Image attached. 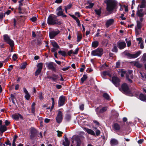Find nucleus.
<instances>
[{
	"instance_id": "f257e3e1",
	"label": "nucleus",
	"mask_w": 146,
	"mask_h": 146,
	"mask_svg": "<svg viewBox=\"0 0 146 146\" xmlns=\"http://www.w3.org/2000/svg\"><path fill=\"white\" fill-rule=\"evenodd\" d=\"M104 2L106 4V9L108 12V15L112 14L114 11H116L117 4L115 0H105Z\"/></svg>"
},
{
	"instance_id": "f03ea898",
	"label": "nucleus",
	"mask_w": 146,
	"mask_h": 146,
	"mask_svg": "<svg viewBox=\"0 0 146 146\" xmlns=\"http://www.w3.org/2000/svg\"><path fill=\"white\" fill-rule=\"evenodd\" d=\"M47 23L48 25H59L62 23V21H58L57 18V16L53 14H50L48 16L47 20Z\"/></svg>"
},
{
	"instance_id": "7ed1b4c3",
	"label": "nucleus",
	"mask_w": 146,
	"mask_h": 146,
	"mask_svg": "<svg viewBox=\"0 0 146 146\" xmlns=\"http://www.w3.org/2000/svg\"><path fill=\"white\" fill-rule=\"evenodd\" d=\"M119 90L123 93L128 95L131 94V91L129 87L126 83H123L121 86V88H119Z\"/></svg>"
},
{
	"instance_id": "20e7f679",
	"label": "nucleus",
	"mask_w": 146,
	"mask_h": 146,
	"mask_svg": "<svg viewBox=\"0 0 146 146\" xmlns=\"http://www.w3.org/2000/svg\"><path fill=\"white\" fill-rule=\"evenodd\" d=\"M103 53V49L101 48H98L92 51L91 54L92 56H97L100 57Z\"/></svg>"
},
{
	"instance_id": "39448f33",
	"label": "nucleus",
	"mask_w": 146,
	"mask_h": 146,
	"mask_svg": "<svg viewBox=\"0 0 146 146\" xmlns=\"http://www.w3.org/2000/svg\"><path fill=\"white\" fill-rule=\"evenodd\" d=\"M124 54L127 56L129 58H134L138 57L141 54V52L140 51H137L134 54H131L129 52H127L125 51L124 52Z\"/></svg>"
},
{
	"instance_id": "423d86ee",
	"label": "nucleus",
	"mask_w": 146,
	"mask_h": 146,
	"mask_svg": "<svg viewBox=\"0 0 146 146\" xmlns=\"http://www.w3.org/2000/svg\"><path fill=\"white\" fill-rule=\"evenodd\" d=\"M47 68L49 70H50L54 72H56V68L54 66V64L55 66L56 65L53 62H47L46 63Z\"/></svg>"
},
{
	"instance_id": "0eeeda50",
	"label": "nucleus",
	"mask_w": 146,
	"mask_h": 146,
	"mask_svg": "<svg viewBox=\"0 0 146 146\" xmlns=\"http://www.w3.org/2000/svg\"><path fill=\"white\" fill-rule=\"evenodd\" d=\"M108 109L107 106H105L100 108V106L97 107L95 109V111L96 114L98 115H99L100 114H102L106 111Z\"/></svg>"
},
{
	"instance_id": "6e6552de",
	"label": "nucleus",
	"mask_w": 146,
	"mask_h": 146,
	"mask_svg": "<svg viewBox=\"0 0 146 146\" xmlns=\"http://www.w3.org/2000/svg\"><path fill=\"white\" fill-rule=\"evenodd\" d=\"M30 133L31 135H30V139H33L35 137L37 136L38 134V132L37 130L34 127H32L30 130Z\"/></svg>"
},
{
	"instance_id": "1a4fd4ad",
	"label": "nucleus",
	"mask_w": 146,
	"mask_h": 146,
	"mask_svg": "<svg viewBox=\"0 0 146 146\" xmlns=\"http://www.w3.org/2000/svg\"><path fill=\"white\" fill-rule=\"evenodd\" d=\"M56 122L58 123H60L63 119V113L60 110L58 111V113L56 118Z\"/></svg>"
},
{
	"instance_id": "9d476101",
	"label": "nucleus",
	"mask_w": 146,
	"mask_h": 146,
	"mask_svg": "<svg viewBox=\"0 0 146 146\" xmlns=\"http://www.w3.org/2000/svg\"><path fill=\"white\" fill-rule=\"evenodd\" d=\"M111 81L113 84L116 87H118L120 85V80L117 76H114L112 77Z\"/></svg>"
},
{
	"instance_id": "9b49d317",
	"label": "nucleus",
	"mask_w": 146,
	"mask_h": 146,
	"mask_svg": "<svg viewBox=\"0 0 146 146\" xmlns=\"http://www.w3.org/2000/svg\"><path fill=\"white\" fill-rule=\"evenodd\" d=\"M66 100V97L65 96L63 95L60 96L58 100V106L61 107L63 106L65 104Z\"/></svg>"
},
{
	"instance_id": "f8f14e48",
	"label": "nucleus",
	"mask_w": 146,
	"mask_h": 146,
	"mask_svg": "<svg viewBox=\"0 0 146 146\" xmlns=\"http://www.w3.org/2000/svg\"><path fill=\"white\" fill-rule=\"evenodd\" d=\"M60 33V31L58 30H57V31H52L49 32V36L50 38L52 39L53 38L56 36L57 35Z\"/></svg>"
},
{
	"instance_id": "ddd939ff",
	"label": "nucleus",
	"mask_w": 146,
	"mask_h": 146,
	"mask_svg": "<svg viewBox=\"0 0 146 146\" xmlns=\"http://www.w3.org/2000/svg\"><path fill=\"white\" fill-rule=\"evenodd\" d=\"M11 116L13 119L16 121L18 120L19 118L22 119H23V117L19 113L14 114L12 115Z\"/></svg>"
},
{
	"instance_id": "4468645a",
	"label": "nucleus",
	"mask_w": 146,
	"mask_h": 146,
	"mask_svg": "<svg viewBox=\"0 0 146 146\" xmlns=\"http://www.w3.org/2000/svg\"><path fill=\"white\" fill-rule=\"evenodd\" d=\"M47 78L53 81L56 82L57 79L59 78V77L58 75L53 73L52 74V76H47Z\"/></svg>"
},
{
	"instance_id": "2eb2a0df",
	"label": "nucleus",
	"mask_w": 146,
	"mask_h": 146,
	"mask_svg": "<svg viewBox=\"0 0 146 146\" xmlns=\"http://www.w3.org/2000/svg\"><path fill=\"white\" fill-rule=\"evenodd\" d=\"M117 46L119 49H123L126 46L125 42H119L118 41L117 43Z\"/></svg>"
},
{
	"instance_id": "dca6fc26",
	"label": "nucleus",
	"mask_w": 146,
	"mask_h": 146,
	"mask_svg": "<svg viewBox=\"0 0 146 146\" xmlns=\"http://www.w3.org/2000/svg\"><path fill=\"white\" fill-rule=\"evenodd\" d=\"M56 11H58L56 15L58 16H60L62 15L64 13V10L62 9V6H60L58 7L56 10Z\"/></svg>"
},
{
	"instance_id": "f3484780",
	"label": "nucleus",
	"mask_w": 146,
	"mask_h": 146,
	"mask_svg": "<svg viewBox=\"0 0 146 146\" xmlns=\"http://www.w3.org/2000/svg\"><path fill=\"white\" fill-rule=\"evenodd\" d=\"M2 121L0 120V134L3 133L7 130V128L5 125H2Z\"/></svg>"
},
{
	"instance_id": "a211bd4d",
	"label": "nucleus",
	"mask_w": 146,
	"mask_h": 146,
	"mask_svg": "<svg viewBox=\"0 0 146 146\" xmlns=\"http://www.w3.org/2000/svg\"><path fill=\"white\" fill-rule=\"evenodd\" d=\"M146 8V1L145 0H142L140 5H139L137 9Z\"/></svg>"
},
{
	"instance_id": "6ab92c4d",
	"label": "nucleus",
	"mask_w": 146,
	"mask_h": 146,
	"mask_svg": "<svg viewBox=\"0 0 146 146\" xmlns=\"http://www.w3.org/2000/svg\"><path fill=\"white\" fill-rule=\"evenodd\" d=\"M65 141H63L62 142V145L64 146H69L70 144V141L68 140V138L66 137V135L64 136Z\"/></svg>"
},
{
	"instance_id": "aec40b11",
	"label": "nucleus",
	"mask_w": 146,
	"mask_h": 146,
	"mask_svg": "<svg viewBox=\"0 0 146 146\" xmlns=\"http://www.w3.org/2000/svg\"><path fill=\"white\" fill-rule=\"evenodd\" d=\"M74 140L76 142V146H80L81 142L79 136L78 135L76 136L74 138Z\"/></svg>"
},
{
	"instance_id": "412c9836",
	"label": "nucleus",
	"mask_w": 146,
	"mask_h": 146,
	"mask_svg": "<svg viewBox=\"0 0 146 146\" xmlns=\"http://www.w3.org/2000/svg\"><path fill=\"white\" fill-rule=\"evenodd\" d=\"M114 22V20L113 19H110L106 21V25L107 27H109L110 26L112 25Z\"/></svg>"
},
{
	"instance_id": "4be33fe9",
	"label": "nucleus",
	"mask_w": 146,
	"mask_h": 146,
	"mask_svg": "<svg viewBox=\"0 0 146 146\" xmlns=\"http://www.w3.org/2000/svg\"><path fill=\"white\" fill-rule=\"evenodd\" d=\"M112 127L115 131H119L120 129V125L117 123H114L112 126Z\"/></svg>"
},
{
	"instance_id": "5701e85b",
	"label": "nucleus",
	"mask_w": 146,
	"mask_h": 146,
	"mask_svg": "<svg viewBox=\"0 0 146 146\" xmlns=\"http://www.w3.org/2000/svg\"><path fill=\"white\" fill-rule=\"evenodd\" d=\"M71 119V115L70 113H66L64 117L66 121L69 122Z\"/></svg>"
},
{
	"instance_id": "b1692460",
	"label": "nucleus",
	"mask_w": 146,
	"mask_h": 146,
	"mask_svg": "<svg viewBox=\"0 0 146 146\" xmlns=\"http://www.w3.org/2000/svg\"><path fill=\"white\" fill-rule=\"evenodd\" d=\"M69 15L72 17L75 20L77 23H78V26L80 27L81 25L80 23L79 19L74 15L69 14Z\"/></svg>"
},
{
	"instance_id": "393cba45",
	"label": "nucleus",
	"mask_w": 146,
	"mask_h": 146,
	"mask_svg": "<svg viewBox=\"0 0 146 146\" xmlns=\"http://www.w3.org/2000/svg\"><path fill=\"white\" fill-rule=\"evenodd\" d=\"M15 44L14 41L10 38V48H11L10 52H13V50L14 49V46Z\"/></svg>"
},
{
	"instance_id": "a878e982",
	"label": "nucleus",
	"mask_w": 146,
	"mask_h": 146,
	"mask_svg": "<svg viewBox=\"0 0 146 146\" xmlns=\"http://www.w3.org/2000/svg\"><path fill=\"white\" fill-rule=\"evenodd\" d=\"M84 129L88 134L92 135L94 136L95 135L94 131L92 129L86 128H85Z\"/></svg>"
},
{
	"instance_id": "bb28decb",
	"label": "nucleus",
	"mask_w": 146,
	"mask_h": 146,
	"mask_svg": "<svg viewBox=\"0 0 146 146\" xmlns=\"http://www.w3.org/2000/svg\"><path fill=\"white\" fill-rule=\"evenodd\" d=\"M102 96L108 101H110L111 100L110 96L106 93H104L103 94Z\"/></svg>"
},
{
	"instance_id": "cd10ccee",
	"label": "nucleus",
	"mask_w": 146,
	"mask_h": 146,
	"mask_svg": "<svg viewBox=\"0 0 146 146\" xmlns=\"http://www.w3.org/2000/svg\"><path fill=\"white\" fill-rule=\"evenodd\" d=\"M139 99L143 101H146V95L141 93L139 96Z\"/></svg>"
},
{
	"instance_id": "c85d7f7f",
	"label": "nucleus",
	"mask_w": 146,
	"mask_h": 146,
	"mask_svg": "<svg viewBox=\"0 0 146 146\" xmlns=\"http://www.w3.org/2000/svg\"><path fill=\"white\" fill-rule=\"evenodd\" d=\"M99 44L97 40H95L92 42V46L93 47L96 48L98 46Z\"/></svg>"
},
{
	"instance_id": "c756f323",
	"label": "nucleus",
	"mask_w": 146,
	"mask_h": 146,
	"mask_svg": "<svg viewBox=\"0 0 146 146\" xmlns=\"http://www.w3.org/2000/svg\"><path fill=\"white\" fill-rule=\"evenodd\" d=\"M82 38V34L81 33H78L77 34V42H80Z\"/></svg>"
},
{
	"instance_id": "7c9ffc66",
	"label": "nucleus",
	"mask_w": 146,
	"mask_h": 146,
	"mask_svg": "<svg viewBox=\"0 0 146 146\" xmlns=\"http://www.w3.org/2000/svg\"><path fill=\"white\" fill-rule=\"evenodd\" d=\"M4 40L5 42L9 44V37L7 35H5L3 36Z\"/></svg>"
},
{
	"instance_id": "2f4dec72",
	"label": "nucleus",
	"mask_w": 146,
	"mask_h": 146,
	"mask_svg": "<svg viewBox=\"0 0 146 146\" xmlns=\"http://www.w3.org/2000/svg\"><path fill=\"white\" fill-rule=\"evenodd\" d=\"M16 94L15 93H14L13 94H11V98L12 100V102L14 104H15L14 100H16Z\"/></svg>"
},
{
	"instance_id": "473e14b6",
	"label": "nucleus",
	"mask_w": 146,
	"mask_h": 146,
	"mask_svg": "<svg viewBox=\"0 0 146 146\" xmlns=\"http://www.w3.org/2000/svg\"><path fill=\"white\" fill-rule=\"evenodd\" d=\"M110 143L111 145H117L118 144L117 141L114 139H112L110 141Z\"/></svg>"
},
{
	"instance_id": "72a5a7b5",
	"label": "nucleus",
	"mask_w": 146,
	"mask_h": 146,
	"mask_svg": "<svg viewBox=\"0 0 146 146\" xmlns=\"http://www.w3.org/2000/svg\"><path fill=\"white\" fill-rule=\"evenodd\" d=\"M51 44L54 47L57 48H59L60 46L58 45L57 43L54 41H53L51 42Z\"/></svg>"
},
{
	"instance_id": "f704fd0d",
	"label": "nucleus",
	"mask_w": 146,
	"mask_h": 146,
	"mask_svg": "<svg viewBox=\"0 0 146 146\" xmlns=\"http://www.w3.org/2000/svg\"><path fill=\"white\" fill-rule=\"evenodd\" d=\"M85 73H84L83 77L81 78V83L82 84H83L88 78L87 75L85 74Z\"/></svg>"
},
{
	"instance_id": "c9c22d12",
	"label": "nucleus",
	"mask_w": 146,
	"mask_h": 146,
	"mask_svg": "<svg viewBox=\"0 0 146 146\" xmlns=\"http://www.w3.org/2000/svg\"><path fill=\"white\" fill-rule=\"evenodd\" d=\"M134 65L138 68H140L142 67V64H140L138 62H134Z\"/></svg>"
},
{
	"instance_id": "e433bc0d",
	"label": "nucleus",
	"mask_w": 146,
	"mask_h": 146,
	"mask_svg": "<svg viewBox=\"0 0 146 146\" xmlns=\"http://www.w3.org/2000/svg\"><path fill=\"white\" fill-rule=\"evenodd\" d=\"M101 10H102V8L100 7L99 9H95L94 10L95 12L96 13V14L98 15L99 16H100L101 15Z\"/></svg>"
},
{
	"instance_id": "4c0bfd02",
	"label": "nucleus",
	"mask_w": 146,
	"mask_h": 146,
	"mask_svg": "<svg viewBox=\"0 0 146 146\" xmlns=\"http://www.w3.org/2000/svg\"><path fill=\"white\" fill-rule=\"evenodd\" d=\"M136 22L138 29L139 30H140L142 27V23L140 21L138 20H137Z\"/></svg>"
},
{
	"instance_id": "58836bf2",
	"label": "nucleus",
	"mask_w": 146,
	"mask_h": 146,
	"mask_svg": "<svg viewBox=\"0 0 146 146\" xmlns=\"http://www.w3.org/2000/svg\"><path fill=\"white\" fill-rule=\"evenodd\" d=\"M58 53L64 57H65L67 55L66 52L64 51L60 50L58 52Z\"/></svg>"
},
{
	"instance_id": "ea45409f",
	"label": "nucleus",
	"mask_w": 146,
	"mask_h": 146,
	"mask_svg": "<svg viewBox=\"0 0 146 146\" xmlns=\"http://www.w3.org/2000/svg\"><path fill=\"white\" fill-rule=\"evenodd\" d=\"M136 14L139 17H143L144 15V13L137 11Z\"/></svg>"
},
{
	"instance_id": "a19ab883",
	"label": "nucleus",
	"mask_w": 146,
	"mask_h": 146,
	"mask_svg": "<svg viewBox=\"0 0 146 146\" xmlns=\"http://www.w3.org/2000/svg\"><path fill=\"white\" fill-rule=\"evenodd\" d=\"M111 51L112 52H115V53H117L118 52V49L117 46L115 45L114 46Z\"/></svg>"
},
{
	"instance_id": "79ce46f5",
	"label": "nucleus",
	"mask_w": 146,
	"mask_h": 146,
	"mask_svg": "<svg viewBox=\"0 0 146 146\" xmlns=\"http://www.w3.org/2000/svg\"><path fill=\"white\" fill-rule=\"evenodd\" d=\"M43 93L42 92H40L38 94V97L40 100H42L44 99V97L42 95Z\"/></svg>"
},
{
	"instance_id": "37998d69",
	"label": "nucleus",
	"mask_w": 146,
	"mask_h": 146,
	"mask_svg": "<svg viewBox=\"0 0 146 146\" xmlns=\"http://www.w3.org/2000/svg\"><path fill=\"white\" fill-rule=\"evenodd\" d=\"M94 5V3H89V5L86 7V9H91L93 7Z\"/></svg>"
},
{
	"instance_id": "c03bdc74",
	"label": "nucleus",
	"mask_w": 146,
	"mask_h": 146,
	"mask_svg": "<svg viewBox=\"0 0 146 146\" xmlns=\"http://www.w3.org/2000/svg\"><path fill=\"white\" fill-rule=\"evenodd\" d=\"M41 70L38 69L35 72V76H37L41 72Z\"/></svg>"
},
{
	"instance_id": "a18cd8bd",
	"label": "nucleus",
	"mask_w": 146,
	"mask_h": 146,
	"mask_svg": "<svg viewBox=\"0 0 146 146\" xmlns=\"http://www.w3.org/2000/svg\"><path fill=\"white\" fill-rule=\"evenodd\" d=\"M37 67L38 69L41 70L42 68V63H39L37 65Z\"/></svg>"
},
{
	"instance_id": "49530a36",
	"label": "nucleus",
	"mask_w": 146,
	"mask_h": 146,
	"mask_svg": "<svg viewBox=\"0 0 146 146\" xmlns=\"http://www.w3.org/2000/svg\"><path fill=\"white\" fill-rule=\"evenodd\" d=\"M25 98L27 100H29L31 97V96L29 93L26 94L25 96Z\"/></svg>"
},
{
	"instance_id": "de8ad7c7",
	"label": "nucleus",
	"mask_w": 146,
	"mask_h": 146,
	"mask_svg": "<svg viewBox=\"0 0 146 146\" xmlns=\"http://www.w3.org/2000/svg\"><path fill=\"white\" fill-rule=\"evenodd\" d=\"M27 64L26 62L23 63L21 65V68L22 69H24L26 68Z\"/></svg>"
},
{
	"instance_id": "09e8293b",
	"label": "nucleus",
	"mask_w": 146,
	"mask_h": 146,
	"mask_svg": "<svg viewBox=\"0 0 146 146\" xmlns=\"http://www.w3.org/2000/svg\"><path fill=\"white\" fill-rule=\"evenodd\" d=\"M72 6V4L71 3H69L67 6H64V7L67 9H70Z\"/></svg>"
},
{
	"instance_id": "8fccbe9b",
	"label": "nucleus",
	"mask_w": 146,
	"mask_h": 146,
	"mask_svg": "<svg viewBox=\"0 0 146 146\" xmlns=\"http://www.w3.org/2000/svg\"><path fill=\"white\" fill-rule=\"evenodd\" d=\"M42 44V41L40 39H37L36 44L38 46H40Z\"/></svg>"
},
{
	"instance_id": "3c124183",
	"label": "nucleus",
	"mask_w": 146,
	"mask_h": 146,
	"mask_svg": "<svg viewBox=\"0 0 146 146\" xmlns=\"http://www.w3.org/2000/svg\"><path fill=\"white\" fill-rule=\"evenodd\" d=\"M13 60L15 61L18 58L17 55L16 54H14L12 57Z\"/></svg>"
},
{
	"instance_id": "603ef678",
	"label": "nucleus",
	"mask_w": 146,
	"mask_h": 146,
	"mask_svg": "<svg viewBox=\"0 0 146 146\" xmlns=\"http://www.w3.org/2000/svg\"><path fill=\"white\" fill-rule=\"evenodd\" d=\"M120 62L119 61H118L116 63L115 67L117 68H120Z\"/></svg>"
},
{
	"instance_id": "864d4df0",
	"label": "nucleus",
	"mask_w": 146,
	"mask_h": 146,
	"mask_svg": "<svg viewBox=\"0 0 146 146\" xmlns=\"http://www.w3.org/2000/svg\"><path fill=\"white\" fill-rule=\"evenodd\" d=\"M79 50V48H76L74 51V52H73V54H77L78 53V51Z\"/></svg>"
},
{
	"instance_id": "5fc2aeb1",
	"label": "nucleus",
	"mask_w": 146,
	"mask_h": 146,
	"mask_svg": "<svg viewBox=\"0 0 146 146\" xmlns=\"http://www.w3.org/2000/svg\"><path fill=\"white\" fill-rule=\"evenodd\" d=\"M96 135L97 136H99L100 133V131L98 129H96L95 131Z\"/></svg>"
},
{
	"instance_id": "6e6d98bb",
	"label": "nucleus",
	"mask_w": 146,
	"mask_h": 146,
	"mask_svg": "<svg viewBox=\"0 0 146 146\" xmlns=\"http://www.w3.org/2000/svg\"><path fill=\"white\" fill-rule=\"evenodd\" d=\"M70 68V66H68L66 68H60V69L63 71H66L68 70Z\"/></svg>"
},
{
	"instance_id": "4d7b16f0",
	"label": "nucleus",
	"mask_w": 146,
	"mask_h": 146,
	"mask_svg": "<svg viewBox=\"0 0 146 146\" xmlns=\"http://www.w3.org/2000/svg\"><path fill=\"white\" fill-rule=\"evenodd\" d=\"M5 15H4V13H0V21H1Z\"/></svg>"
},
{
	"instance_id": "13d9d810",
	"label": "nucleus",
	"mask_w": 146,
	"mask_h": 146,
	"mask_svg": "<svg viewBox=\"0 0 146 146\" xmlns=\"http://www.w3.org/2000/svg\"><path fill=\"white\" fill-rule=\"evenodd\" d=\"M57 132H58L57 136L58 137H60L62 136V134L63 133L59 131H57Z\"/></svg>"
},
{
	"instance_id": "bf43d9fd",
	"label": "nucleus",
	"mask_w": 146,
	"mask_h": 146,
	"mask_svg": "<svg viewBox=\"0 0 146 146\" xmlns=\"http://www.w3.org/2000/svg\"><path fill=\"white\" fill-rule=\"evenodd\" d=\"M31 20L33 22H35L37 20V18L35 17H34L31 18Z\"/></svg>"
},
{
	"instance_id": "052dcab7",
	"label": "nucleus",
	"mask_w": 146,
	"mask_h": 146,
	"mask_svg": "<svg viewBox=\"0 0 146 146\" xmlns=\"http://www.w3.org/2000/svg\"><path fill=\"white\" fill-rule=\"evenodd\" d=\"M127 38L125 39V40L127 44V46L128 47L130 46L131 45V42L130 40H129L127 42Z\"/></svg>"
},
{
	"instance_id": "680f3d73",
	"label": "nucleus",
	"mask_w": 146,
	"mask_h": 146,
	"mask_svg": "<svg viewBox=\"0 0 146 146\" xmlns=\"http://www.w3.org/2000/svg\"><path fill=\"white\" fill-rule=\"evenodd\" d=\"M73 53V50H71L68 52L67 54L69 56H71V54Z\"/></svg>"
},
{
	"instance_id": "e2e57ef3",
	"label": "nucleus",
	"mask_w": 146,
	"mask_h": 146,
	"mask_svg": "<svg viewBox=\"0 0 146 146\" xmlns=\"http://www.w3.org/2000/svg\"><path fill=\"white\" fill-rule=\"evenodd\" d=\"M84 105L82 104L80 106V110L83 111L84 110Z\"/></svg>"
},
{
	"instance_id": "0e129e2a",
	"label": "nucleus",
	"mask_w": 146,
	"mask_h": 146,
	"mask_svg": "<svg viewBox=\"0 0 146 146\" xmlns=\"http://www.w3.org/2000/svg\"><path fill=\"white\" fill-rule=\"evenodd\" d=\"M58 49V48H57L55 47H54V48L53 47L51 48V51L52 52H56V51Z\"/></svg>"
},
{
	"instance_id": "69168bd1",
	"label": "nucleus",
	"mask_w": 146,
	"mask_h": 146,
	"mask_svg": "<svg viewBox=\"0 0 146 146\" xmlns=\"http://www.w3.org/2000/svg\"><path fill=\"white\" fill-rule=\"evenodd\" d=\"M56 88L58 89H60L62 88V86L60 85L57 84L56 86Z\"/></svg>"
},
{
	"instance_id": "338daca9",
	"label": "nucleus",
	"mask_w": 146,
	"mask_h": 146,
	"mask_svg": "<svg viewBox=\"0 0 146 146\" xmlns=\"http://www.w3.org/2000/svg\"><path fill=\"white\" fill-rule=\"evenodd\" d=\"M62 1V0H56L55 3L58 4H60L61 3Z\"/></svg>"
},
{
	"instance_id": "774afa93",
	"label": "nucleus",
	"mask_w": 146,
	"mask_h": 146,
	"mask_svg": "<svg viewBox=\"0 0 146 146\" xmlns=\"http://www.w3.org/2000/svg\"><path fill=\"white\" fill-rule=\"evenodd\" d=\"M143 61H146V53L143 54Z\"/></svg>"
}]
</instances>
